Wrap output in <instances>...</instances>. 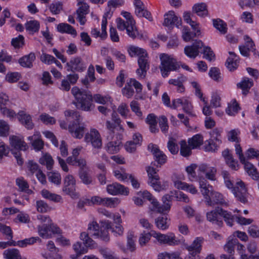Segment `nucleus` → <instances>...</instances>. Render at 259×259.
Masks as SVG:
<instances>
[{
	"label": "nucleus",
	"mask_w": 259,
	"mask_h": 259,
	"mask_svg": "<svg viewBox=\"0 0 259 259\" xmlns=\"http://www.w3.org/2000/svg\"><path fill=\"white\" fill-rule=\"evenodd\" d=\"M119 203V200L116 198H103L101 205L107 207H114L115 205Z\"/></svg>",
	"instance_id": "e2e57ef3"
},
{
	"label": "nucleus",
	"mask_w": 259,
	"mask_h": 259,
	"mask_svg": "<svg viewBox=\"0 0 259 259\" xmlns=\"http://www.w3.org/2000/svg\"><path fill=\"white\" fill-rule=\"evenodd\" d=\"M160 60L159 68L163 77L168 76L170 71H177L180 68V64L177 60L168 54H160Z\"/></svg>",
	"instance_id": "7ed1b4c3"
},
{
	"label": "nucleus",
	"mask_w": 259,
	"mask_h": 259,
	"mask_svg": "<svg viewBox=\"0 0 259 259\" xmlns=\"http://www.w3.org/2000/svg\"><path fill=\"white\" fill-rule=\"evenodd\" d=\"M186 77L182 75L177 79H171L168 81V83L170 84L177 86L178 92L183 93L185 91V87L183 85V82L185 81Z\"/></svg>",
	"instance_id": "e433bc0d"
},
{
	"label": "nucleus",
	"mask_w": 259,
	"mask_h": 259,
	"mask_svg": "<svg viewBox=\"0 0 259 259\" xmlns=\"http://www.w3.org/2000/svg\"><path fill=\"white\" fill-rule=\"evenodd\" d=\"M28 140L31 142V145L36 151H40L43 148L44 143L39 132H35L33 136L28 138Z\"/></svg>",
	"instance_id": "b1692460"
},
{
	"label": "nucleus",
	"mask_w": 259,
	"mask_h": 259,
	"mask_svg": "<svg viewBox=\"0 0 259 259\" xmlns=\"http://www.w3.org/2000/svg\"><path fill=\"white\" fill-rule=\"evenodd\" d=\"M151 148V152H152L155 161L160 165L163 164L166 161V156L160 150V149L155 146L153 144H151L148 146V148Z\"/></svg>",
	"instance_id": "5701e85b"
},
{
	"label": "nucleus",
	"mask_w": 259,
	"mask_h": 259,
	"mask_svg": "<svg viewBox=\"0 0 259 259\" xmlns=\"http://www.w3.org/2000/svg\"><path fill=\"white\" fill-rule=\"evenodd\" d=\"M259 157V150L253 148H249L246 150L244 154V159L248 161Z\"/></svg>",
	"instance_id": "a19ab883"
},
{
	"label": "nucleus",
	"mask_w": 259,
	"mask_h": 259,
	"mask_svg": "<svg viewBox=\"0 0 259 259\" xmlns=\"http://www.w3.org/2000/svg\"><path fill=\"white\" fill-rule=\"evenodd\" d=\"M63 191L73 198L78 197V194L75 191V180L72 175H68L64 178Z\"/></svg>",
	"instance_id": "1a4fd4ad"
},
{
	"label": "nucleus",
	"mask_w": 259,
	"mask_h": 259,
	"mask_svg": "<svg viewBox=\"0 0 259 259\" xmlns=\"http://www.w3.org/2000/svg\"><path fill=\"white\" fill-rule=\"evenodd\" d=\"M139 68L136 70V73L140 78H144L146 75L147 70L149 69V62L148 61V54L146 56L141 57L138 61Z\"/></svg>",
	"instance_id": "ddd939ff"
},
{
	"label": "nucleus",
	"mask_w": 259,
	"mask_h": 259,
	"mask_svg": "<svg viewBox=\"0 0 259 259\" xmlns=\"http://www.w3.org/2000/svg\"><path fill=\"white\" fill-rule=\"evenodd\" d=\"M212 204L210 206L214 205L215 204H225L227 205V203L225 202L223 195L219 192L213 191L210 195Z\"/></svg>",
	"instance_id": "ea45409f"
},
{
	"label": "nucleus",
	"mask_w": 259,
	"mask_h": 259,
	"mask_svg": "<svg viewBox=\"0 0 259 259\" xmlns=\"http://www.w3.org/2000/svg\"><path fill=\"white\" fill-rule=\"evenodd\" d=\"M238 239L243 241V232L237 231L234 232L232 235L228 237L224 248L228 253L232 254L235 252V247L237 246V250L239 252L240 257L243 259V252L242 251L243 245L239 243Z\"/></svg>",
	"instance_id": "20e7f679"
},
{
	"label": "nucleus",
	"mask_w": 259,
	"mask_h": 259,
	"mask_svg": "<svg viewBox=\"0 0 259 259\" xmlns=\"http://www.w3.org/2000/svg\"><path fill=\"white\" fill-rule=\"evenodd\" d=\"M127 51L130 56L132 57L138 56L139 58L142 56H146L147 54L144 49L135 46H130Z\"/></svg>",
	"instance_id": "2f4dec72"
},
{
	"label": "nucleus",
	"mask_w": 259,
	"mask_h": 259,
	"mask_svg": "<svg viewBox=\"0 0 259 259\" xmlns=\"http://www.w3.org/2000/svg\"><path fill=\"white\" fill-rule=\"evenodd\" d=\"M152 233L144 232L140 235L139 239V243L141 246H145L149 241L151 237L152 236Z\"/></svg>",
	"instance_id": "680f3d73"
},
{
	"label": "nucleus",
	"mask_w": 259,
	"mask_h": 259,
	"mask_svg": "<svg viewBox=\"0 0 259 259\" xmlns=\"http://www.w3.org/2000/svg\"><path fill=\"white\" fill-rule=\"evenodd\" d=\"M203 47V43L200 40H195L191 46H187L184 49L185 54L189 58L194 59L199 53V50Z\"/></svg>",
	"instance_id": "9b49d317"
},
{
	"label": "nucleus",
	"mask_w": 259,
	"mask_h": 259,
	"mask_svg": "<svg viewBox=\"0 0 259 259\" xmlns=\"http://www.w3.org/2000/svg\"><path fill=\"white\" fill-rule=\"evenodd\" d=\"M157 259H182L180 254L177 252L171 253L167 252L160 253L158 255Z\"/></svg>",
	"instance_id": "bf43d9fd"
},
{
	"label": "nucleus",
	"mask_w": 259,
	"mask_h": 259,
	"mask_svg": "<svg viewBox=\"0 0 259 259\" xmlns=\"http://www.w3.org/2000/svg\"><path fill=\"white\" fill-rule=\"evenodd\" d=\"M219 209H221V207H218L214 210L208 212L206 213V218L207 220L209 222L217 225L219 227H221L223 226V222L222 220L218 218L219 215H220L221 211V210H219Z\"/></svg>",
	"instance_id": "6ab92c4d"
},
{
	"label": "nucleus",
	"mask_w": 259,
	"mask_h": 259,
	"mask_svg": "<svg viewBox=\"0 0 259 259\" xmlns=\"http://www.w3.org/2000/svg\"><path fill=\"white\" fill-rule=\"evenodd\" d=\"M25 27L27 30L35 32L39 28V23L36 20H31L26 23Z\"/></svg>",
	"instance_id": "13d9d810"
},
{
	"label": "nucleus",
	"mask_w": 259,
	"mask_h": 259,
	"mask_svg": "<svg viewBox=\"0 0 259 259\" xmlns=\"http://www.w3.org/2000/svg\"><path fill=\"white\" fill-rule=\"evenodd\" d=\"M167 147L172 154H176L179 151V147L175 139L170 137L167 144Z\"/></svg>",
	"instance_id": "09e8293b"
},
{
	"label": "nucleus",
	"mask_w": 259,
	"mask_h": 259,
	"mask_svg": "<svg viewBox=\"0 0 259 259\" xmlns=\"http://www.w3.org/2000/svg\"><path fill=\"white\" fill-rule=\"evenodd\" d=\"M106 189L108 193L113 195L118 194L127 195L128 194V188L117 183L108 185Z\"/></svg>",
	"instance_id": "4468645a"
},
{
	"label": "nucleus",
	"mask_w": 259,
	"mask_h": 259,
	"mask_svg": "<svg viewBox=\"0 0 259 259\" xmlns=\"http://www.w3.org/2000/svg\"><path fill=\"white\" fill-rule=\"evenodd\" d=\"M90 233L83 232L80 233V239L86 247L94 248L96 246L95 242L89 236Z\"/></svg>",
	"instance_id": "4c0bfd02"
},
{
	"label": "nucleus",
	"mask_w": 259,
	"mask_h": 259,
	"mask_svg": "<svg viewBox=\"0 0 259 259\" xmlns=\"http://www.w3.org/2000/svg\"><path fill=\"white\" fill-rule=\"evenodd\" d=\"M180 154L184 157L189 156L191 154V148L188 145L186 142L184 140L180 142Z\"/></svg>",
	"instance_id": "3c124183"
},
{
	"label": "nucleus",
	"mask_w": 259,
	"mask_h": 259,
	"mask_svg": "<svg viewBox=\"0 0 259 259\" xmlns=\"http://www.w3.org/2000/svg\"><path fill=\"white\" fill-rule=\"evenodd\" d=\"M213 24L221 33L225 34L227 31V24L222 20L220 19H213Z\"/></svg>",
	"instance_id": "c03bdc74"
},
{
	"label": "nucleus",
	"mask_w": 259,
	"mask_h": 259,
	"mask_svg": "<svg viewBox=\"0 0 259 259\" xmlns=\"http://www.w3.org/2000/svg\"><path fill=\"white\" fill-rule=\"evenodd\" d=\"M222 156L224 157L226 164L232 169L236 170L239 168V164L237 160L233 157L228 149L222 152Z\"/></svg>",
	"instance_id": "a211bd4d"
},
{
	"label": "nucleus",
	"mask_w": 259,
	"mask_h": 259,
	"mask_svg": "<svg viewBox=\"0 0 259 259\" xmlns=\"http://www.w3.org/2000/svg\"><path fill=\"white\" fill-rule=\"evenodd\" d=\"M18 118L22 124L27 129L32 130L34 125L32 121V118L30 115L26 113L24 111H20L18 113Z\"/></svg>",
	"instance_id": "aec40b11"
},
{
	"label": "nucleus",
	"mask_w": 259,
	"mask_h": 259,
	"mask_svg": "<svg viewBox=\"0 0 259 259\" xmlns=\"http://www.w3.org/2000/svg\"><path fill=\"white\" fill-rule=\"evenodd\" d=\"M66 65L68 67L67 70L72 72H81L85 68L81 61V59L79 57L71 59L69 62L67 63Z\"/></svg>",
	"instance_id": "f3484780"
},
{
	"label": "nucleus",
	"mask_w": 259,
	"mask_h": 259,
	"mask_svg": "<svg viewBox=\"0 0 259 259\" xmlns=\"http://www.w3.org/2000/svg\"><path fill=\"white\" fill-rule=\"evenodd\" d=\"M202 241V238L197 237L191 245L186 247L187 250L188 252H193L199 253L201 250V243Z\"/></svg>",
	"instance_id": "7c9ffc66"
},
{
	"label": "nucleus",
	"mask_w": 259,
	"mask_h": 259,
	"mask_svg": "<svg viewBox=\"0 0 259 259\" xmlns=\"http://www.w3.org/2000/svg\"><path fill=\"white\" fill-rule=\"evenodd\" d=\"M240 109V108L236 100H233L228 104L226 112L228 115L232 116L237 113Z\"/></svg>",
	"instance_id": "79ce46f5"
},
{
	"label": "nucleus",
	"mask_w": 259,
	"mask_h": 259,
	"mask_svg": "<svg viewBox=\"0 0 259 259\" xmlns=\"http://www.w3.org/2000/svg\"><path fill=\"white\" fill-rule=\"evenodd\" d=\"M243 182L241 180L237 182L232 189L234 196L240 201H243Z\"/></svg>",
	"instance_id": "cd10ccee"
},
{
	"label": "nucleus",
	"mask_w": 259,
	"mask_h": 259,
	"mask_svg": "<svg viewBox=\"0 0 259 259\" xmlns=\"http://www.w3.org/2000/svg\"><path fill=\"white\" fill-rule=\"evenodd\" d=\"M181 18L175 15L174 11H169L165 15L163 25L167 27H171L173 25L179 26L181 24Z\"/></svg>",
	"instance_id": "412c9836"
},
{
	"label": "nucleus",
	"mask_w": 259,
	"mask_h": 259,
	"mask_svg": "<svg viewBox=\"0 0 259 259\" xmlns=\"http://www.w3.org/2000/svg\"><path fill=\"white\" fill-rule=\"evenodd\" d=\"M38 232L39 236L43 238H49L51 237V234L49 233L50 228L47 224H43L38 226Z\"/></svg>",
	"instance_id": "49530a36"
},
{
	"label": "nucleus",
	"mask_w": 259,
	"mask_h": 259,
	"mask_svg": "<svg viewBox=\"0 0 259 259\" xmlns=\"http://www.w3.org/2000/svg\"><path fill=\"white\" fill-rule=\"evenodd\" d=\"M202 48L203 51L202 53L203 54V58L209 61L214 60L215 55L211 48L209 47H206L204 45Z\"/></svg>",
	"instance_id": "5fc2aeb1"
},
{
	"label": "nucleus",
	"mask_w": 259,
	"mask_h": 259,
	"mask_svg": "<svg viewBox=\"0 0 259 259\" xmlns=\"http://www.w3.org/2000/svg\"><path fill=\"white\" fill-rule=\"evenodd\" d=\"M84 141L90 143L92 146L97 149H100L102 146V139L99 132L96 129H91L84 136Z\"/></svg>",
	"instance_id": "6e6552de"
},
{
	"label": "nucleus",
	"mask_w": 259,
	"mask_h": 259,
	"mask_svg": "<svg viewBox=\"0 0 259 259\" xmlns=\"http://www.w3.org/2000/svg\"><path fill=\"white\" fill-rule=\"evenodd\" d=\"M111 229V223L108 221L102 222V226L100 227L99 236L101 239L105 241L109 240V236L108 234V229Z\"/></svg>",
	"instance_id": "393cba45"
},
{
	"label": "nucleus",
	"mask_w": 259,
	"mask_h": 259,
	"mask_svg": "<svg viewBox=\"0 0 259 259\" xmlns=\"http://www.w3.org/2000/svg\"><path fill=\"white\" fill-rule=\"evenodd\" d=\"M192 11L200 17H205L208 15L207 6L203 3L195 4L192 8Z\"/></svg>",
	"instance_id": "bb28decb"
},
{
	"label": "nucleus",
	"mask_w": 259,
	"mask_h": 259,
	"mask_svg": "<svg viewBox=\"0 0 259 259\" xmlns=\"http://www.w3.org/2000/svg\"><path fill=\"white\" fill-rule=\"evenodd\" d=\"M49 9L53 14L58 15L63 10V5L60 2L53 3L50 5Z\"/></svg>",
	"instance_id": "4d7b16f0"
},
{
	"label": "nucleus",
	"mask_w": 259,
	"mask_h": 259,
	"mask_svg": "<svg viewBox=\"0 0 259 259\" xmlns=\"http://www.w3.org/2000/svg\"><path fill=\"white\" fill-rule=\"evenodd\" d=\"M99 251L105 259H119L113 252L109 250L107 248H100Z\"/></svg>",
	"instance_id": "69168bd1"
},
{
	"label": "nucleus",
	"mask_w": 259,
	"mask_h": 259,
	"mask_svg": "<svg viewBox=\"0 0 259 259\" xmlns=\"http://www.w3.org/2000/svg\"><path fill=\"white\" fill-rule=\"evenodd\" d=\"M152 236L156 239L161 244H166L169 246H175L180 244V241L176 237L174 234L171 233L163 234L153 231Z\"/></svg>",
	"instance_id": "0eeeda50"
},
{
	"label": "nucleus",
	"mask_w": 259,
	"mask_h": 259,
	"mask_svg": "<svg viewBox=\"0 0 259 259\" xmlns=\"http://www.w3.org/2000/svg\"><path fill=\"white\" fill-rule=\"evenodd\" d=\"M229 57L226 62V66L227 68L231 71H233L237 69L238 66L239 61L236 58V55L233 53L230 52Z\"/></svg>",
	"instance_id": "c85d7f7f"
},
{
	"label": "nucleus",
	"mask_w": 259,
	"mask_h": 259,
	"mask_svg": "<svg viewBox=\"0 0 259 259\" xmlns=\"http://www.w3.org/2000/svg\"><path fill=\"white\" fill-rule=\"evenodd\" d=\"M219 145L217 143L209 139L206 141L204 149L206 152H215L218 150Z\"/></svg>",
	"instance_id": "6e6d98bb"
},
{
	"label": "nucleus",
	"mask_w": 259,
	"mask_h": 259,
	"mask_svg": "<svg viewBox=\"0 0 259 259\" xmlns=\"http://www.w3.org/2000/svg\"><path fill=\"white\" fill-rule=\"evenodd\" d=\"M38 239V237H32L29 238H26L24 240L18 241L17 242L13 241V242L15 244V246H19L21 247H25L27 245H31L34 244Z\"/></svg>",
	"instance_id": "37998d69"
},
{
	"label": "nucleus",
	"mask_w": 259,
	"mask_h": 259,
	"mask_svg": "<svg viewBox=\"0 0 259 259\" xmlns=\"http://www.w3.org/2000/svg\"><path fill=\"white\" fill-rule=\"evenodd\" d=\"M88 169L85 170H79V176L81 180V182L85 185H89L92 182V177L89 175Z\"/></svg>",
	"instance_id": "603ef678"
},
{
	"label": "nucleus",
	"mask_w": 259,
	"mask_h": 259,
	"mask_svg": "<svg viewBox=\"0 0 259 259\" xmlns=\"http://www.w3.org/2000/svg\"><path fill=\"white\" fill-rule=\"evenodd\" d=\"M35 59V54L33 53H31L28 55L21 58L19 60V63L22 67L31 68L32 67V62Z\"/></svg>",
	"instance_id": "c756f323"
},
{
	"label": "nucleus",
	"mask_w": 259,
	"mask_h": 259,
	"mask_svg": "<svg viewBox=\"0 0 259 259\" xmlns=\"http://www.w3.org/2000/svg\"><path fill=\"white\" fill-rule=\"evenodd\" d=\"M254 44L252 39L249 36H246L244 37V56L248 57L250 52H253L255 57H258V53L255 52Z\"/></svg>",
	"instance_id": "4be33fe9"
},
{
	"label": "nucleus",
	"mask_w": 259,
	"mask_h": 259,
	"mask_svg": "<svg viewBox=\"0 0 259 259\" xmlns=\"http://www.w3.org/2000/svg\"><path fill=\"white\" fill-rule=\"evenodd\" d=\"M57 30L62 33H66L71 35H76V31L70 25L67 23H62L57 25Z\"/></svg>",
	"instance_id": "473e14b6"
},
{
	"label": "nucleus",
	"mask_w": 259,
	"mask_h": 259,
	"mask_svg": "<svg viewBox=\"0 0 259 259\" xmlns=\"http://www.w3.org/2000/svg\"><path fill=\"white\" fill-rule=\"evenodd\" d=\"M39 162L42 165H46L48 170H51L54 164L52 157L48 153L44 154L39 158Z\"/></svg>",
	"instance_id": "f704fd0d"
},
{
	"label": "nucleus",
	"mask_w": 259,
	"mask_h": 259,
	"mask_svg": "<svg viewBox=\"0 0 259 259\" xmlns=\"http://www.w3.org/2000/svg\"><path fill=\"white\" fill-rule=\"evenodd\" d=\"M155 223L158 229L164 230L169 227V220L166 216H160L155 220Z\"/></svg>",
	"instance_id": "c9c22d12"
},
{
	"label": "nucleus",
	"mask_w": 259,
	"mask_h": 259,
	"mask_svg": "<svg viewBox=\"0 0 259 259\" xmlns=\"http://www.w3.org/2000/svg\"><path fill=\"white\" fill-rule=\"evenodd\" d=\"M9 140L11 147L16 150L25 151L28 148L23 139L20 137L11 136Z\"/></svg>",
	"instance_id": "dca6fc26"
},
{
	"label": "nucleus",
	"mask_w": 259,
	"mask_h": 259,
	"mask_svg": "<svg viewBox=\"0 0 259 259\" xmlns=\"http://www.w3.org/2000/svg\"><path fill=\"white\" fill-rule=\"evenodd\" d=\"M120 144L119 141L110 142L106 145V150L110 154L116 153L119 150Z\"/></svg>",
	"instance_id": "a18cd8bd"
},
{
	"label": "nucleus",
	"mask_w": 259,
	"mask_h": 259,
	"mask_svg": "<svg viewBox=\"0 0 259 259\" xmlns=\"http://www.w3.org/2000/svg\"><path fill=\"white\" fill-rule=\"evenodd\" d=\"M71 93L75 99L73 103L77 108L89 111L94 107L92 103L93 98L90 91L74 87L71 89Z\"/></svg>",
	"instance_id": "f257e3e1"
},
{
	"label": "nucleus",
	"mask_w": 259,
	"mask_h": 259,
	"mask_svg": "<svg viewBox=\"0 0 259 259\" xmlns=\"http://www.w3.org/2000/svg\"><path fill=\"white\" fill-rule=\"evenodd\" d=\"M135 237L134 234L133 232H128L127 236V247L131 252H133L136 249V244L134 238Z\"/></svg>",
	"instance_id": "052dcab7"
},
{
	"label": "nucleus",
	"mask_w": 259,
	"mask_h": 259,
	"mask_svg": "<svg viewBox=\"0 0 259 259\" xmlns=\"http://www.w3.org/2000/svg\"><path fill=\"white\" fill-rule=\"evenodd\" d=\"M117 27L120 30H126L127 35L133 39H135L140 36V33L135 25V20L124 21L120 18L116 19Z\"/></svg>",
	"instance_id": "39448f33"
},
{
	"label": "nucleus",
	"mask_w": 259,
	"mask_h": 259,
	"mask_svg": "<svg viewBox=\"0 0 259 259\" xmlns=\"http://www.w3.org/2000/svg\"><path fill=\"white\" fill-rule=\"evenodd\" d=\"M130 107L132 111L140 118H142L143 114L141 111L139 103L135 100L132 101L130 103Z\"/></svg>",
	"instance_id": "0e129e2a"
},
{
	"label": "nucleus",
	"mask_w": 259,
	"mask_h": 259,
	"mask_svg": "<svg viewBox=\"0 0 259 259\" xmlns=\"http://www.w3.org/2000/svg\"><path fill=\"white\" fill-rule=\"evenodd\" d=\"M100 228L99 225L96 222H93L90 224L88 228V232L90 235L94 236H99Z\"/></svg>",
	"instance_id": "864d4df0"
},
{
	"label": "nucleus",
	"mask_w": 259,
	"mask_h": 259,
	"mask_svg": "<svg viewBox=\"0 0 259 259\" xmlns=\"http://www.w3.org/2000/svg\"><path fill=\"white\" fill-rule=\"evenodd\" d=\"M41 194L44 198L55 202H59L62 200V197L60 195L52 193L46 189L42 190L41 192Z\"/></svg>",
	"instance_id": "58836bf2"
},
{
	"label": "nucleus",
	"mask_w": 259,
	"mask_h": 259,
	"mask_svg": "<svg viewBox=\"0 0 259 259\" xmlns=\"http://www.w3.org/2000/svg\"><path fill=\"white\" fill-rule=\"evenodd\" d=\"M199 186L202 194L205 199L206 205H211L212 201L210 195L214 191L212 186L208 184L207 181L204 178H200Z\"/></svg>",
	"instance_id": "9d476101"
},
{
	"label": "nucleus",
	"mask_w": 259,
	"mask_h": 259,
	"mask_svg": "<svg viewBox=\"0 0 259 259\" xmlns=\"http://www.w3.org/2000/svg\"><path fill=\"white\" fill-rule=\"evenodd\" d=\"M222 131L218 128H215L209 132L210 136V140L217 143L218 144H220L222 143L221 137Z\"/></svg>",
	"instance_id": "8fccbe9b"
},
{
	"label": "nucleus",
	"mask_w": 259,
	"mask_h": 259,
	"mask_svg": "<svg viewBox=\"0 0 259 259\" xmlns=\"http://www.w3.org/2000/svg\"><path fill=\"white\" fill-rule=\"evenodd\" d=\"M244 169L247 175L253 181L259 180V171L255 165L244 159Z\"/></svg>",
	"instance_id": "2eb2a0df"
},
{
	"label": "nucleus",
	"mask_w": 259,
	"mask_h": 259,
	"mask_svg": "<svg viewBox=\"0 0 259 259\" xmlns=\"http://www.w3.org/2000/svg\"><path fill=\"white\" fill-rule=\"evenodd\" d=\"M189 146L192 149L197 148L202 145L203 142V137L200 134H196L192 138L188 140Z\"/></svg>",
	"instance_id": "72a5a7b5"
},
{
	"label": "nucleus",
	"mask_w": 259,
	"mask_h": 259,
	"mask_svg": "<svg viewBox=\"0 0 259 259\" xmlns=\"http://www.w3.org/2000/svg\"><path fill=\"white\" fill-rule=\"evenodd\" d=\"M19 251L16 248H11L5 250L3 255L6 259H15L19 256Z\"/></svg>",
	"instance_id": "de8ad7c7"
},
{
	"label": "nucleus",
	"mask_w": 259,
	"mask_h": 259,
	"mask_svg": "<svg viewBox=\"0 0 259 259\" xmlns=\"http://www.w3.org/2000/svg\"><path fill=\"white\" fill-rule=\"evenodd\" d=\"M16 184L21 191H29V185L27 182L23 178H19L16 179Z\"/></svg>",
	"instance_id": "338daca9"
},
{
	"label": "nucleus",
	"mask_w": 259,
	"mask_h": 259,
	"mask_svg": "<svg viewBox=\"0 0 259 259\" xmlns=\"http://www.w3.org/2000/svg\"><path fill=\"white\" fill-rule=\"evenodd\" d=\"M67 120L70 122L68 125V130L71 135L77 139L83 137L85 127L83 124H80L81 119L79 113L74 110H67L64 112Z\"/></svg>",
	"instance_id": "f03ea898"
},
{
	"label": "nucleus",
	"mask_w": 259,
	"mask_h": 259,
	"mask_svg": "<svg viewBox=\"0 0 259 259\" xmlns=\"http://www.w3.org/2000/svg\"><path fill=\"white\" fill-rule=\"evenodd\" d=\"M247 232L253 238H259V226L251 225L248 228Z\"/></svg>",
	"instance_id": "774afa93"
},
{
	"label": "nucleus",
	"mask_w": 259,
	"mask_h": 259,
	"mask_svg": "<svg viewBox=\"0 0 259 259\" xmlns=\"http://www.w3.org/2000/svg\"><path fill=\"white\" fill-rule=\"evenodd\" d=\"M156 116L153 113L149 114L146 119V122L149 125L150 131L152 133H156L159 131L158 128L157 127V120Z\"/></svg>",
	"instance_id": "a878e982"
},
{
	"label": "nucleus",
	"mask_w": 259,
	"mask_h": 259,
	"mask_svg": "<svg viewBox=\"0 0 259 259\" xmlns=\"http://www.w3.org/2000/svg\"><path fill=\"white\" fill-rule=\"evenodd\" d=\"M146 171L149 177V184L156 191H160L164 190L167 186V183L164 182L163 184H161L159 181V177L157 174V172L154 168L148 166L146 168Z\"/></svg>",
	"instance_id": "423d86ee"
},
{
	"label": "nucleus",
	"mask_w": 259,
	"mask_h": 259,
	"mask_svg": "<svg viewBox=\"0 0 259 259\" xmlns=\"http://www.w3.org/2000/svg\"><path fill=\"white\" fill-rule=\"evenodd\" d=\"M219 210H221L220 215L224 218L225 222L229 226L232 227L233 225L234 220L240 225H243V220L240 214L232 215L231 212L224 210L222 208Z\"/></svg>",
	"instance_id": "f8f14e48"
}]
</instances>
